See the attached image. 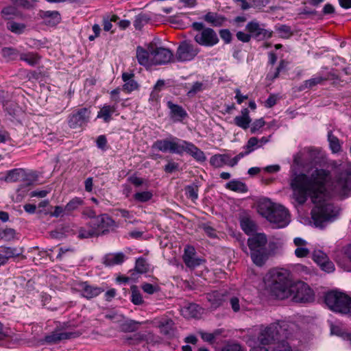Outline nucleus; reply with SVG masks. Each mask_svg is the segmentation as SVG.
Instances as JSON below:
<instances>
[{"instance_id": "nucleus-1", "label": "nucleus", "mask_w": 351, "mask_h": 351, "mask_svg": "<svg viewBox=\"0 0 351 351\" xmlns=\"http://www.w3.org/2000/svg\"><path fill=\"white\" fill-rule=\"evenodd\" d=\"M328 178V171L316 169L311 177L304 173L297 174L290 182L293 197L298 204L305 203L309 196L315 204L311 215L317 227H322L324 222L334 219L339 214V210L328 202L325 186Z\"/></svg>"}, {"instance_id": "nucleus-2", "label": "nucleus", "mask_w": 351, "mask_h": 351, "mask_svg": "<svg viewBox=\"0 0 351 351\" xmlns=\"http://www.w3.org/2000/svg\"><path fill=\"white\" fill-rule=\"evenodd\" d=\"M265 282L271 293L278 299L284 300L289 297V289L292 284L288 271L283 269H272L266 276Z\"/></svg>"}, {"instance_id": "nucleus-3", "label": "nucleus", "mask_w": 351, "mask_h": 351, "mask_svg": "<svg viewBox=\"0 0 351 351\" xmlns=\"http://www.w3.org/2000/svg\"><path fill=\"white\" fill-rule=\"evenodd\" d=\"M325 303L335 312L351 315V297L343 292H328L325 295Z\"/></svg>"}, {"instance_id": "nucleus-4", "label": "nucleus", "mask_w": 351, "mask_h": 351, "mask_svg": "<svg viewBox=\"0 0 351 351\" xmlns=\"http://www.w3.org/2000/svg\"><path fill=\"white\" fill-rule=\"evenodd\" d=\"M286 325L285 322L273 323L262 329L258 337L260 344H275L285 334Z\"/></svg>"}, {"instance_id": "nucleus-5", "label": "nucleus", "mask_w": 351, "mask_h": 351, "mask_svg": "<svg viewBox=\"0 0 351 351\" xmlns=\"http://www.w3.org/2000/svg\"><path fill=\"white\" fill-rule=\"evenodd\" d=\"M192 27L197 32L194 40L199 45L210 47L219 43L217 33L211 28L205 27L202 23L195 22Z\"/></svg>"}, {"instance_id": "nucleus-6", "label": "nucleus", "mask_w": 351, "mask_h": 351, "mask_svg": "<svg viewBox=\"0 0 351 351\" xmlns=\"http://www.w3.org/2000/svg\"><path fill=\"white\" fill-rule=\"evenodd\" d=\"M185 141L178 138L174 136L170 138L157 140L152 145V149L160 151L162 152H170L182 155L183 154V147Z\"/></svg>"}, {"instance_id": "nucleus-7", "label": "nucleus", "mask_w": 351, "mask_h": 351, "mask_svg": "<svg viewBox=\"0 0 351 351\" xmlns=\"http://www.w3.org/2000/svg\"><path fill=\"white\" fill-rule=\"evenodd\" d=\"M289 297L295 302H308L313 300V292L309 286L304 282L292 284L289 289Z\"/></svg>"}, {"instance_id": "nucleus-8", "label": "nucleus", "mask_w": 351, "mask_h": 351, "mask_svg": "<svg viewBox=\"0 0 351 351\" xmlns=\"http://www.w3.org/2000/svg\"><path fill=\"white\" fill-rule=\"evenodd\" d=\"M148 49L152 53V65L165 64L173 58L172 52L168 49L158 47L156 44L149 43Z\"/></svg>"}, {"instance_id": "nucleus-9", "label": "nucleus", "mask_w": 351, "mask_h": 351, "mask_svg": "<svg viewBox=\"0 0 351 351\" xmlns=\"http://www.w3.org/2000/svg\"><path fill=\"white\" fill-rule=\"evenodd\" d=\"M246 31L250 34L251 37L258 40L269 39L273 36V31L265 28L263 24H260L254 20L249 22L245 27Z\"/></svg>"}, {"instance_id": "nucleus-10", "label": "nucleus", "mask_w": 351, "mask_h": 351, "mask_svg": "<svg viewBox=\"0 0 351 351\" xmlns=\"http://www.w3.org/2000/svg\"><path fill=\"white\" fill-rule=\"evenodd\" d=\"M114 221L108 215L103 214L94 217L90 221L96 237L108 232L114 226Z\"/></svg>"}, {"instance_id": "nucleus-11", "label": "nucleus", "mask_w": 351, "mask_h": 351, "mask_svg": "<svg viewBox=\"0 0 351 351\" xmlns=\"http://www.w3.org/2000/svg\"><path fill=\"white\" fill-rule=\"evenodd\" d=\"M198 53L197 47L187 41H183L177 49L176 58L180 62L191 61Z\"/></svg>"}, {"instance_id": "nucleus-12", "label": "nucleus", "mask_w": 351, "mask_h": 351, "mask_svg": "<svg viewBox=\"0 0 351 351\" xmlns=\"http://www.w3.org/2000/svg\"><path fill=\"white\" fill-rule=\"evenodd\" d=\"M334 192L340 196L351 194V173H341L333 186Z\"/></svg>"}, {"instance_id": "nucleus-13", "label": "nucleus", "mask_w": 351, "mask_h": 351, "mask_svg": "<svg viewBox=\"0 0 351 351\" xmlns=\"http://www.w3.org/2000/svg\"><path fill=\"white\" fill-rule=\"evenodd\" d=\"M90 110L87 108L77 110L69 117L68 124L71 128H77L89 121Z\"/></svg>"}, {"instance_id": "nucleus-14", "label": "nucleus", "mask_w": 351, "mask_h": 351, "mask_svg": "<svg viewBox=\"0 0 351 351\" xmlns=\"http://www.w3.org/2000/svg\"><path fill=\"white\" fill-rule=\"evenodd\" d=\"M275 221H269L274 228H282L287 226L290 222V215L287 209L279 204L271 214Z\"/></svg>"}, {"instance_id": "nucleus-15", "label": "nucleus", "mask_w": 351, "mask_h": 351, "mask_svg": "<svg viewBox=\"0 0 351 351\" xmlns=\"http://www.w3.org/2000/svg\"><path fill=\"white\" fill-rule=\"evenodd\" d=\"M278 205L279 204L273 203L269 199H261L257 204V211L268 221H275L274 218L271 217V214Z\"/></svg>"}, {"instance_id": "nucleus-16", "label": "nucleus", "mask_w": 351, "mask_h": 351, "mask_svg": "<svg viewBox=\"0 0 351 351\" xmlns=\"http://www.w3.org/2000/svg\"><path fill=\"white\" fill-rule=\"evenodd\" d=\"M313 260L321 267V269L328 273L335 271V265L330 261L328 255L323 251L315 250L313 252Z\"/></svg>"}, {"instance_id": "nucleus-17", "label": "nucleus", "mask_w": 351, "mask_h": 351, "mask_svg": "<svg viewBox=\"0 0 351 351\" xmlns=\"http://www.w3.org/2000/svg\"><path fill=\"white\" fill-rule=\"evenodd\" d=\"M248 343L252 347L250 351H293L289 343L284 340H279L270 349L256 346V342L252 339L249 340Z\"/></svg>"}, {"instance_id": "nucleus-18", "label": "nucleus", "mask_w": 351, "mask_h": 351, "mask_svg": "<svg viewBox=\"0 0 351 351\" xmlns=\"http://www.w3.org/2000/svg\"><path fill=\"white\" fill-rule=\"evenodd\" d=\"M267 243V237L263 233H256L252 234L247 240V243L250 251L266 250Z\"/></svg>"}, {"instance_id": "nucleus-19", "label": "nucleus", "mask_w": 351, "mask_h": 351, "mask_svg": "<svg viewBox=\"0 0 351 351\" xmlns=\"http://www.w3.org/2000/svg\"><path fill=\"white\" fill-rule=\"evenodd\" d=\"M183 261L189 267H195L202 264L203 259L195 257V251L193 247L186 246L184 249Z\"/></svg>"}, {"instance_id": "nucleus-20", "label": "nucleus", "mask_w": 351, "mask_h": 351, "mask_svg": "<svg viewBox=\"0 0 351 351\" xmlns=\"http://www.w3.org/2000/svg\"><path fill=\"white\" fill-rule=\"evenodd\" d=\"M167 106L170 110V117L173 121H182L187 117L186 111L182 106L174 104L170 101L167 102Z\"/></svg>"}, {"instance_id": "nucleus-21", "label": "nucleus", "mask_w": 351, "mask_h": 351, "mask_svg": "<svg viewBox=\"0 0 351 351\" xmlns=\"http://www.w3.org/2000/svg\"><path fill=\"white\" fill-rule=\"evenodd\" d=\"M186 153L193 157L196 160L204 162L206 158L204 153L192 143L185 141L183 147V153Z\"/></svg>"}, {"instance_id": "nucleus-22", "label": "nucleus", "mask_w": 351, "mask_h": 351, "mask_svg": "<svg viewBox=\"0 0 351 351\" xmlns=\"http://www.w3.org/2000/svg\"><path fill=\"white\" fill-rule=\"evenodd\" d=\"M77 336L78 334L76 332L56 330L50 335L47 336L45 340L48 343H56L62 340L75 338Z\"/></svg>"}, {"instance_id": "nucleus-23", "label": "nucleus", "mask_w": 351, "mask_h": 351, "mask_svg": "<svg viewBox=\"0 0 351 351\" xmlns=\"http://www.w3.org/2000/svg\"><path fill=\"white\" fill-rule=\"evenodd\" d=\"M78 289L82 291V295L88 299L97 296L104 291L99 287L89 285L86 282H80Z\"/></svg>"}, {"instance_id": "nucleus-24", "label": "nucleus", "mask_w": 351, "mask_h": 351, "mask_svg": "<svg viewBox=\"0 0 351 351\" xmlns=\"http://www.w3.org/2000/svg\"><path fill=\"white\" fill-rule=\"evenodd\" d=\"M152 53L148 49L143 48L142 47H137L136 48V58L138 63L144 66H152Z\"/></svg>"}, {"instance_id": "nucleus-25", "label": "nucleus", "mask_w": 351, "mask_h": 351, "mask_svg": "<svg viewBox=\"0 0 351 351\" xmlns=\"http://www.w3.org/2000/svg\"><path fill=\"white\" fill-rule=\"evenodd\" d=\"M342 257L337 260L338 265L345 271H351V244L341 250Z\"/></svg>"}, {"instance_id": "nucleus-26", "label": "nucleus", "mask_w": 351, "mask_h": 351, "mask_svg": "<svg viewBox=\"0 0 351 351\" xmlns=\"http://www.w3.org/2000/svg\"><path fill=\"white\" fill-rule=\"evenodd\" d=\"M40 16L47 25L53 26L60 22V14L58 11H40Z\"/></svg>"}, {"instance_id": "nucleus-27", "label": "nucleus", "mask_w": 351, "mask_h": 351, "mask_svg": "<svg viewBox=\"0 0 351 351\" xmlns=\"http://www.w3.org/2000/svg\"><path fill=\"white\" fill-rule=\"evenodd\" d=\"M249 113L250 112L247 108L242 109L241 114L234 117V123L243 130L247 129L252 121Z\"/></svg>"}, {"instance_id": "nucleus-28", "label": "nucleus", "mask_w": 351, "mask_h": 351, "mask_svg": "<svg viewBox=\"0 0 351 351\" xmlns=\"http://www.w3.org/2000/svg\"><path fill=\"white\" fill-rule=\"evenodd\" d=\"M182 315L187 318H199L202 313V308L196 304H190L181 310Z\"/></svg>"}, {"instance_id": "nucleus-29", "label": "nucleus", "mask_w": 351, "mask_h": 351, "mask_svg": "<svg viewBox=\"0 0 351 351\" xmlns=\"http://www.w3.org/2000/svg\"><path fill=\"white\" fill-rule=\"evenodd\" d=\"M5 27L7 29L14 34H22L27 29V25L24 22L19 21L16 19H12L6 22Z\"/></svg>"}, {"instance_id": "nucleus-30", "label": "nucleus", "mask_w": 351, "mask_h": 351, "mask_svg": "<svg viewBox=\"0 0 351 351\" xmlns=\"http://www.w3.org/2000/svg\"><path fill=\"white\" fill-rule=\"evenodd\" d=\"M116 111V104L112 106L105 104L101 108L100 110L98 112L97 118L102 119L105 123H108L112 119V114L114 113Z\"/></svg>"}, {"instance_id": "nucleus-31", "label": "nucleus", "mask_w": 351, "mask_h": 351, "mask_svg": "<svg viewBox=\"0 0 351 351\" xmlns=\"http://www.w3.org/2000/svg\"><path fill=\"white\" fill-rule=\"evenodd\" d=\"M1 13L2 18L6 22L12 19H21L23 16V14L15 6H7L1 10Z\"/></svg>"}, {"instance_id": "nucleus-32", "label": "nucleus", "mask_w": 351, "mask_h": 351, "mask_svg": "<svg viewBox=\"0 0 351 351\" xmlns=\"http://www.w3.org/2000/svg\"><path fill=\"white\" fill-rule=\"evenodd\" d=\"M250 252L253 263L258 267L263 266L268 258L267 250H252Z\"/></svg>"}, {"instance_id": "nucleus-33", "label": "nucleus", "mask_w": 351, "mask_h": 351, "mask_svg": "<svg viewBox=\"0 0 351 351\" xmlns=\"http://www.w3.org/2000/svg\"><path fill=\"white\" fill-rule=\"evenodd\" d=\"M0 254L3 256L5 263H8V260L11 258H15L21 256L22 250H19L14 247H1L0 248Z\"/></svg>"}, {"instance_id": "nucleus-34", "label": "nucleus", "mask_w": 351, "mask_h": 351, "mask_svg": "<svg viewBox=\"0 0 351 351\" xmlns=\"http://www.w3.org/2000/svg\"><path fill=\"white\" fill-rule=\"evenodd\" d=\"M208 301L213 308H217L220 306L224 301L223 295L218 291H213L207 295Z\"/></svg>"}, {"instance_id": "nucleus-35", "label": "nucleus", "mask_w": 351, "mask_h": 351, "mask_svg": "<svg viewBox=\"0 0 351 351\" xmlns=\"http://www.w3.org/2000/svg\"><path fill=\"white\" fill-rule=\"evenodd\" d=\"M125 254L122 252L110 254L105 258L104 263L108 266L119 265L125 261Z\"/></svg>"}, {"instance_id": "nucleus-36", "label": "nucleus", "mask_w": 351, "mask_h": 351, "mask_svg": "<svg viewBox=\"0 0 351 351\" xmlns=\"http://www.w3.org/2000/svg\"><path fill=\"white\" fill-rule=\"evenodd\" d=\"M226 188L237 193H246L247 191V186L246 184L239 180H233L230 181L226 184Z\"/></svg>"}, {"instance_id": "nucleus-37", "label": "nucleus", "mask_w": 351, "mask_h": 351, "mask_svg": "<svg viewBox=\"0 0 351 351\" xmlns=\"http://www.w3.org/2000/svg\"><path fill=\"white\" fill-rule=\"evenodd\" d=\"M204 19L208 22V23L214 25V26H220L221 25L224 21H226V19L215 12H208L207 13L204 17Z\"/></svg>"}, {"instance_id": "nucleus-38", "label": "nucleus", "mask_w": 351, "mask_h": 351, "mask_svg": "<svg viewBox=\"0 0 351 351\" xmlns=\"http://www.w3.org/2000/svg\"><path fill=\"white\" fill-rule=\"evenodd\" d=\"M228 154H215L210 159V163L216 168L222 167L227 165Z\"/></svg>"}, {"instance_id": "nucleus-39", "label": "nucleus", "mask_w": 351, "mask_h": 351, "mask_svg": "<svg viewBox=\"0 0 351 351\" xmlns=\"http://www.w3.org/2000/svg\"><path fill=\"white\" fill-rule=\"evenodd\" d=\"M5 109L8 113L13 118L19 120L23 115V112L21 108L16 104L10 103L7 104Z\"/></svg>"}, {"instance_id": "nucleus-40", "label": "nucleus", "mask_w": 351, "mask_h": 351, "mask_svg": "<svg viewBox=\"0 0 351 351\" xmlns=\"http://www.w3.org/2000/svg\"><path fill=\"white\" fill-rule=\"evenodd\" d=\"M25 176V171L23 169H13L8 173L5 180L8 182H14L21 180Z\"/></svg>"}, {"instance_id": "nucleus-41", "label": "nucleus", "mask_w": 351, "mask_h": 351, "mask_svg": "<svg viewBox=\"0 0 351 351\" xmlns=\"http://www.w3.org/2000/svg\"><path fill=\"white\" fill-rule=\"evenodd\" d=\"M326 77H323L320 75H316L310 80L304 82V84L301 86V89L304 90L305 88H311L317 84H322L324 81L326 80Z\"/></svg>"}, {"instance_id": "nucleus-42", "label": "nucleus", "mask_w": 351, "mask_h": 351, "mask_svg": "<svg viewBox=\"0 0 351 351\" xmlns=\"http://www.w3.org/2000/svg\"><path fill=\"white\" fill-rule=\"evenodd\" d=\"M84 204V201L80 197H74L70 200L64 207L65 212L71 213L76 210Z\"/></svg>"}, {"instance_id": "nucleus-43", "label": "nucleus", "mask_w": 351, "mask_h": 351, "mask_svg": "<svg viewBox=\"0 0 351 351\" xmlns=\"http://www.w3.org/2000/svg\"><path fill=\"white\" fill-rule=\"evenodd\" d=\"M20 59L26 62L30 66H35L40 61V57L34 53H21L20 54Z\"/></svg>"}, {"instance_id": "nucleus-44", "label": "nucleus", "mask_w": 351, "mask_h": 351, "mask_svg": "<svg viewBox=\"0 0 351 351\" xmlns=\"http://www.w3.org/2000/svg\"><path fill=\"white\" fill-rule=\"evenodd\" d=\"M241 226L247 234H252L256 230V224L248 218H244L241 220Z\"/></svg>"}, {"instance_id": "nucleus-45", "label": "nucleus", "mask_w": 351, "mask_h": 351, "mask_svg": "<svg viewBox=\"0 0 351 351\" xmlns=\"http://www.w3.org/2000/svg\"><path fill=\"white\" fill-rule=\"evenodd\" d=\"M173 322L171 319H165L159 325L160 332L165 335H170L173 330Z\"/></svg>"}, {"instance_id": "nucleus-46", "label": "nucleus", "mask_w": 351, "mask_h": 351, "mask_svg": "<svg viewBox=\"0 0 351 351\" xmlns=\"http://www.w3.org/2000/svg\"><path fill=\"white\" fill-rule=\"evenodd\" d=\"M119 20V16L116 14L106 15L103 17L104 29L106 32H109L112 27V22H117Z\"/></svg>"}, {"instance_id": "nucleus-47", "label": "nucleus", "mask_w": 351, "mask_h": 351, "mask_svg": "<svg viewBox=\"0 0 351 351\" xmlns=\"http://www.w3.org/2000/svg\"><path fill=\"white\" fill-rule=\"evenodd\" d=\"M328 139L330 144V147L333 153H337L341 150V145L339 139L335 136L332 132L328 134Z\"/></svg>"}, {"instance_id": "nucleus-48", "label": "nucleus", "mask_w": 351, "mask_h": 351, "mask_svg": "<svg viewBox=\"0 0 351 351\" xmlns=\"http://www.w3.org/2000/svg\"><path fill=\"white\" fill-rule=\"evenodd\" d=\"M276 31L278 34L279 36L282 38H289L293 34L291 28L286 25H280L276 26Z\"/></svg>"}, {"instance_id": "nucleus-49", "label": "nucleus", "mask_w": 351, "mask_h": 351, "mask_svg": "<svg viewBox=\"0 0 351 351\" xmlns=\"http://www.w3.org/2000/svg\"><path fill=\"white\" fill-rule=\"evenodd\" d=\"M153 197V193L150 191L137 192L134 195V199L138 202H146Z\"/></svg>"}, {"instance_id": "nucleus-50", "label": "nucleus", "mask_w": 351, "mask_h": 351, "mask_svg": "<svg viewBox=\"0 0 351 351\" xmlns=\"http://www.w3.org/2000/svg\"><path fill=\"white\" fill-rule=\"evenodd\" d=\"M186 197L193 202L198 198V186L196 184H191L185 187Z\"/></svg>"}, {"instance_id": "nucleus-51", "label": "nucleus", "mask_w": 351, "mask_h": 351, "mask_svg": "<svg viewBox=\"0 0 351 351\" xmlns=\"http://www.w3.org/2000/svg\"><path fill=\"white\" fill-rule=\"evenodd\" d=\"M131 301L135 305H141L144 301L143 297L136 286L131 287Z\"/></svg>"}, {"instance_id": "nucleus-52", "label": "nucleus", "mask_w": 351, "mask_h": 351, "mask_svg": "<svg viewBox=\"0 0 351 351\" xmlns=\"http://www.w3.org/2000/svg\"><path fill=\"white\" fill-rule=\"evenodd\" d=\"M93 232L95 231L93 230L92 225L90 223V226L87 228L82 227L80 228L78 237L80 239H87L90 237H96L95 232L93 233Z\"/></svg>"}, {"instance_id": "nucleus-53", "label": "nucleus", "mask_w": 351, "mask_h": 351, "mask_svg": "<svg viewBox=\"0 0 351 351\" xmlns=\"http://www.w3.org/2000/svg\"><path fill=\"white\" fill-rule=\"evenodd\" d=\"M2 56L8 60H14L18 56L20 57V54L16 49L11 47H5L2 49Z\"/></svg>"}, {"instance_id": "nucleus-54", "label": "nucleus", "mask_w": 351, "mask_h": 351, "mask_svg": "<svg viewBox=\"0 0 351 351\" xmlns=\"http://www.w3.org/2000/svg\"><path fill=\"white\" fill-rule=\"evenodd\" d=\"M135 269L138 273H145L149 269V265L145 259L139 258L136 261Z\"/></svg>"}, {"instance_id": "nucleus-55", "label": "nucleus", "mask_w": 351, "mask_h": 351, "mask_svg": "<svg viewBox=\"0 0 351 351\" xmlns=\"http://www.w3.org/2000/svg\"><path fill=\"white\" fill-rule=\"evenodd\" d=\"M258 139L256 137H251L247 141L246 145L243 147V149L250 154L254 149L258 148Z\"/></svg>"}, {"instance_id": "nucleus-56", "label": "nucleus", "mask_w": 351, "mask_h": 351, "mask_svg": "<svg viewBox=\"0 0 351 351\" xmlns=\"http://www.w3.org/2000/svg\"><path fill=\"white\" fill-rule=\"evenodd\" d=\"M265 121L263 119H258L255 120L251 125L250 132L252 134L256 133L261 128L265 125Z\"/></svg>"}, {"instance_id": "nucleus-57", "label": "nucleus", "mask_w": 351, "mask_h": 351, "mask_svg": "<svg viewBox=\"0 0 351 351\" xmlns=\"http://www.w3.org/2000/svg\"><path fill=\"white\" fill-rule=\"evenodd\" d=\"M143 291L148 294H153L158 291V287L149 283H143L141 285Z\"/></svg>"}, {"instance_id": "nucleus-58", "label": "nucleus", "mask_w": 351, "mask_h": 351, "mask_svg": "<svg viewBox=\"0 0 351 351\" xmlns=\"http://www.w3.org/2000/svg\"><path fill=\"white\" fill-rule=\"evenodd\" d=\"M230 304L234 312L237 313L241 311L240 300L237 296H232L230 298Z\"/></svg>"}, {"instance_id": "nucleus-59", "label": "nucleus", "mask_w": 351, "mask_h": 351, "mask_svg": "<svg viewBox=\"0 0 351 351\" xmlns=\"http://www.w3.org/2000/svg\"><path fill=\"white\" fill-rule=\"evenodd\" d=\"M137 87V83L134 80H132L124 82L123 89L127 93H130L136 90Z\"/></svg>"}, {"instance_id": "nucleus-60", "label": "nucleus", "mask_w": 351, "mask_h": 351, "mask_svg": "<svg viewBox=\"0 0 351 351\" xmlns=\"http://www.w3.org/2000/svg\"><path fill=\"white\" fill-rule=\"evenodd\" d=\"M309 250L305 246L296 247L294 252L295 255L298 258L306 257L309 254Z\"/></svg>"}, {"instance_id": "nucleus-61", "label": "nucleus", "mask_w": 351, "mask_h": 351, "mask_svg": "<svg viewBox=\"0 0 351 351\" xmlns=\"http://www.w3.org/2000/svg\"><path fill=\"white\" fill-rule=\"evenodd\" d=\"M147 16L143 14H138L136 16L134 25L136 29H140L142 27V25L144 23L147 22Z\"/></svg>"}, {"instance_id": "nucleus-62", "label": "nucleus", "mask_w": 351, "mask_h": 351, "mask_svg": "<svg viewBox=\"0 0 351 351\" xmlns=\"http://www.w3.org/2000/svg\"><path fill=\"white\" fill-rule=\"evenodd\" d=\"M15 231L12 228H6L0 232V237L5 240H10L14 237Z\"/></svg>"}, {"instance_id": "nucleus-63", "label": "nucleus", "mask_w": 351, "mask_h": 351, "mask_svg": "<svg viewBox=\"0 0 351 351\" xmlns=\"http://www.w3.org/2000/svg\"><path fill=\"white\" fill-rule=\"evenodd\" d=\"M288 64H289V62L287 61H286L285 60H280V64L276 69V73H274V76L271 79L274 80V79L277 78L278 77L280 73L286 69Z\"/></svg>"}, {"instance_id": "nucleus-64", "label": "nucleus", "mask_w": 351, "mask_h": 351, "mask_svg": "<svg viewBox=\"0 0 351 351\" xmlns=\"http://www.w3.org/2000/svg\"><path fill=\"white\" fill-rule=\"evenodd\" d=\"M221 351H243V350L239 344L230 343L222 348Z\"/></svg>"}]
</instances>
